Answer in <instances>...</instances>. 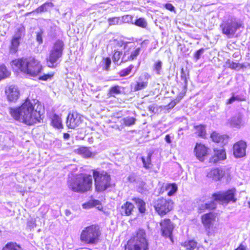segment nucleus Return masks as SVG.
Listing matches in <instances>:
<instances>
[{
    "label": "nucleus",
    "mask_w": 250,
    "mask_h": 250,
    "mask_svg": "<svg viewBox=\"0 0 250 250\" xmlns=\"http://www.w3.org/2000/svg\"><path fill=\"white\" fill-rule=\"evenodd\" d=\"M2 250H22L21 248L16 243H10L7 244Z\"/></svg>",
    "instance_id": "obj_34"
},
{
    "label": "nucleus",
    "mask_w": 250,
    "mask_h": 250,
    "mask_svg": "<svg viewBox=\"0 0 250 250\" xmlns=\"http://www.w3.org/2000/svg\"><path fill=\"white\" fill-rule=\"evenodd\" d=\"M63 49L64 43L62 41L58 40L55 42L46 59L48 67H54L56 66L57 61L62 56Z\"/></svg>",
    "instance_id": "obj_8"
},
{
    "label": "nucleus",
    "mask_w": 250,
    "mask_h": 250,
    "mask_svg": "<svg viewBox=\"0 0 250 250\" xmlns=\"http://www.w3.org/2000/svg\"><path fill=\"white\" fill-rule=\"evenodd\" d=\"M23 31L24 28L20 27L18 29L17 31L13 36L11 42V52L16 53L17 51Z\"/></svg>",
    "instance_id": "obj_15"
},
{
    "label": "nucleus",
    "mask_w": 250,
    "mask_h": 250,
    "mask_svg": "<svg viewBox=\"0 0 250 250\" xmlns=\"http://www.w3.org/2000/svg\"><path fill=\"white\" fill-rule=\"evenodd\" d=\"M151 156L152 153L149 152L146 157L142 156L141 157V161L143 164V167L146 169L151 167Z\"/></svg>",
    "instance_id": "obj_26"
},
{
    "label": "nucleus",
    "mask_w": 250,
    "mask_h": 250,
    "mask_svg": "<svg viewBox=\"0 0 250 250\" xmlns=\"http://www.w3.org/2000/svg\"><path fill=\"white\" fill-rule=\"evenodd\" d=\"M165 140L168 144H170L171 143V140L169 135L167 134L166 136Z\"/></svg>",
    "instance_id": "obj_58"
},
{
    "label": "nucleus",
    "mask_w": 250,
    "mask_h": 250,
    "mask_svg": "<svg viewBox=\"0 0 250 250\" xmlns=\"http://www.w3.org/2000/svg\"><path fill=\"white\" fill-rule=\"evenodd\" d=\"M167 9L172 11L174 10V7L170 3H167L165 5Z\"/></svg>",
    "instance_id": "obj_56"
},
{
    "label": "nucleus",
    "mask_w": 250,
    "mask_h": 250,
    "mask_svg": "<svg viewBox=\"0 0 250 250\" xmlns=\"http://www.w3.org/2000/svg\"><path fill=\"white\" fill-rule=\"evenodd\" d=\"M12 65L21 72L33 77L39 75L42 69L40 61L34 57L14 60Z\"/></svg>",
    "instance_id": "obj_2"
},
{
    "label": "nucleus",
    "mask_w": 250,
    "mask_h": 250,
    "mask_svg": "<svg viewBox=\"0 0 250 250\" xmlns=\"http://www.w3.org/2000/svg\"><path fill=\"white\" fill-rule=\"evenodd\" d=\"M178 187L175 183L163 184L162 186L160 193H163L165 191H167V195L168 196H173L177 191Z\"/></svg>",
    "instance_id": "obj_19"
},
{
    "label": "nucleus",
    "mask_w": 250,
    "mask_h": 250,
    "mask_svg": "<svg viewBox=\"0 0 250 250\" xmlns=\"http://www.w3.org/2000/svg\"><path fill=\"white\" fill-rule=\"evenodd\" d=\"M123 124L126 126H131L135 123L136 119L133 117H127L123 119Z\"/></svg>",
    "instance_id": "obj_36"
},
{
    "label": "nucleus",
    "mask_w": 250,
    "mask_h": 250,
    "mask_svg": "<svg viewBox=\"0 0 250 250\" xmlns=\"http://www.w3.org/2000/svg\"><path fill=\"white\" fill-rule=\"evenodd\" d=\"M83 208H85V209L90 208L93 207L92 203L91 202V201H90L87 203L83 204Z\"/></svg>",
    "instance_id": "obj_55"
},
{
    "label": "nucleus",
    "mask_w": 250,
    "mask_h": 250,
    "mask_svg": "<svg viewBox=\"0 0 250 250\" xmlns=\"http://www.w3.org/2000/svg\"><path fill=\"white\" fill-rule=\"evenodd\" d=\"M42 33H43V32L42 31H40V32H39L37 33L36 40H37V41L40 44H41L42 43Z\"/></svg>",
    "instance_id": "obj_48"
},
{
    "label": "nucleus",
    "mask_w": 250,
    "mask_h": 250,
    "mask_svg": "<svg viewBox=\"0 0 250 250\" xmlns=\"http://www.w3.org/2000/svg\"><path fill=\"white\" fill-rule=\"evenodd\" d=\"M173 204L171 200L160 198L154 202V208L159 215L164 216L173 209Z\"/></svg>",
    "instance_id": "obj_9"
},
{
    "label": "nucleus",
    "mask_w": 250,
    "mask_h": 250,
    "mask_svg": "<svg viewBox=\"0 0 250 250\" xmlns=\"http://www.w3.org/2000/svg\"><path fill=\"white\" fill-rule=\"evenodd\" d=\"M122 52H120L119 51H116L115 50L114 51V53L113 55V61L114 62V63L117 64H119V63H118V62L121 58V56H122ZM123 62V61H122L121 62Z\"/></svg>",
    "instance_id": "obj_40"
},
{
    "label": "nucleus",
    "mask_w": 250,
    "mask_h": 250,
    "mask_svg": "<svg viewBox=\"0 0 250 250\" xmlns=\"http://www.w3.org/2000/svg\"><path fill=\"white\" fill-rule=\"evenodd\" d=\"M235 189H229L225 192H219L214 193L212 196L215 201H221L228 203L230 201L235 202L236 199L235 198Z\"/></svg>",
    "instance_id": "obj_10"
},
{
    "label": "nucleus",
    "mask_w": 250,
    "mask_h": 250,
    "mask_svg": "<svg viewBox=\"0 0 250 250\" xmlns=\"http://www.w3.org/2000/svg\"><path fill=\"white\" fill-rule=\"evenodd\" d=\"M101 235L98 225H92L84 228L80 235L81 241L86 244L96 245L99 241Z\"/></svg>",
    "instance_id": "obj_4"
},
{
    "label": "nucleus",
    "mask_w": 250,
    "mask_h": 250,
    "mask_svg": "<svg viewBox=\"0 0 250 250\" xmlns=\"http://www.w3.org/2000/svg\"><path fill=\"white\" fill-rule=\"evenodd\" d=\"M141 185L144 189H146V188L145 187L146 186V184L144 182H142Z\"/></svg>",
    "instance_id": "obj_61"
},
{
    "label": "nucleus",
    "mask_w": 250,
    "mask_h": 250,
    "mask_svg": "<svg viewBox=\"0 0 250 250\" xmlns=\"http://www.w3.org/2000/svg\"><path fill=\"white\" fill-rule=\"evenodd\" d=\"M162 62L159 61L156 62L153 66V70L157 75H161L162 70Z\"/></svg>",
    "instance_id": "obj_38"
},
{
    "label": "nucleus",
    "mask_w": 250,
    "mask_h": 250,
    "mask_svg": "<svg viewBox=\"0 0 250 250\" xmlns=\"http://www.w3.org/2000/svg\"><path fill=\"white\" fill-rule=\"evenodd\" d=\"M208 148L201 143L196 144L194 148V153L196 158L200 161H204V157L208 154Z\"/></svg>",
    "instance_id": "obj_16"
},
{
    "label": "nucleus",
    "mask_w": 250,
    "mask_h": 250,
    "mask_svg": "<svg viewBox=\"0 0 250 250\" xmlns=\"http://www.w3.org/2000/svg\"><path fill=\"white\" fill-rule=\"evenodd\" d=\"M216 153L215 150H214V154L213 156H212L209 159L210 163H216L218 162L219 161H221L218 157L216 156Z\"/></svg>",
    "instance_id": "obj_47"
},
{
    "label": "nucleus",
    "mask_w": 250,
    "mask_h": 250,
    "mask_svg": "<svg viewBox=\"0 0 250 250\" xmlns=\"http://www.w3.org/2000/svg\"><path fill=\"white\" fill-rule=\"evenodd\" d=\"M133 17L131 15H125L121 18V21L123 23H129L131 22Z\"/></svg>",
    "instance_id": "obj_44"
},
{
    "label": "nucleus",
    "mask_w": 250,
    "mask_h": 250,
    "mask_svg": "<svg viewBox=\"0 0 250 250\" xmlns=\"http://www.w3.org/2000/svg\"><path fill=\"white\" fill-rule=\"evenodd\" d=\"M204 49L201 48L197 51L194 54V58L196 60L200 59L201 55L204 53Z\"/></svg>",
    "instance_id": "obj_50"
},
{
    "label": "nucleus",
    "mask_w": 250,
    "mask_h": 250,
    "mask_svg": "<svg viewBox=\"0 0 250 250\" xmlns=\"http://www.w3.org/2000/svg\"><path fill=\"white\" fill-rule=\"evenodd\" d=\"M54 6V4L52 2H46L37 8L33 12H36L38 13L45 12L49 11L51 8Z\"/></svg>",
    "instance_id": "obj_28"
},
{
    "label": "nucleus",
    "mask_w": 250,
    "mask_h": 250,
    "mask_svg": "<svg viewBox=\"0 0 250 250\" xmlns=\"http://www.w3.org/2000/svg\"><path fill=\"white\" fill-rule=\"evenodd\" d=\"M249 205H250V203H249Z\"/></svg>",
    "instance_id": "obj_62"
},
{
    "label": "nucleus",
    "mask_w": 250,
    "mask_h": 250,
    "mask_svg": "<svg viewBox=\"0 0 250 250\" xmlns=\"http://www.w3.org/2000/svg\"><path fill=\"white\" fill-rule=\"evenodd\" d=\"M235 250H247L246 247L241 244Z\"/></svg>",
    "instance_id": "obj_57"
},
{
    "label": "nucleus",
    "mask_w": 250,
    "mask_h": 250,
    "mask_svg": "<svg viewBox=\"0 0 250 250\" xmlns=\"http://www.w3.org/2000/svg\"><path fill=\"white\" fill-rule=\"evenodd\" d=\"M133 68V66L132 65H129L128 67L120 72V76L121 77H125L128 75L130 74Z\"/></svg>",
    "instance_id": "obj_42"
},
{
    "label": "nucleus",
    "mask_w": 250,
    "mask_h": 250,
    "mask_svg": "<svg viewBox=\"0 0 250 250\" xmlns=\"http://www.w3.org/2000/svg\"><path fill=\"white\" fill-rule=\"evenodd\" d=\"M212 140L216 143H220L222 144H225L227 142V137L225 135H222L219 133L213 132L211 135Z\"/></svg>",
    "instance_id": "obj_24"
},
{
    "label": "nucleus",
    "mask_w": 250,
    "mask_h": 250,
    "mask_svg": "<svg viewBox=\"0 0 250 250\" xmlns=\"http://www.w3.org/2000/svg\"><path fill=\"white\" fill-rule=\"evenodd\" d=\"M125 250H148L145 230L139 229L136 236L128 241Z\"/></svg>",
    "instance_id": "obj_5"
},
{
    "label": "nucleus",
    "mask_w": 250,
    "mask_h": 250,
    "mask_svg": "<svg viewBox=\"0 0 250 250\" xmlns=\"http://www.w3.org/2000/svg\"><path fill=\"white\" fill-rule=\"evenodd\" d=\"M241 26V24L239 21L232 16H229L228 18L225 19L220 25L222 33L229 38H232Z\"/></svg>",
    "instance_id": "obj_7"
},
{
    "label": "nucleus",
    "mask_w": 250,
    "mask_h": 250,
    "mask_svg": "<svg viewBox=\"0 0 250 250\" xmlns=\"http://www.w3.org/2000/svg\"><path fill=\"white\" fill-rule=\"evenodd\" d=\"M149 78H150V75L147 73H145L144 74H142L139 77V80L140 81L145 80H146V81L138 82L135 86V91L140 90H141V89H144L145 87H146V86L147 85V81L148 80V79Z\"/></svg>",
    "instance_id": "obj_22"
},
{
    "label": "nucleus",
    "mask_w": 250,
    "mask_h": 250,
    "mask_svg": "<svg viewBox=\"0 0 250 250\" xmlns=\"http://www.w3.org/2000/svg\"><path fill=\"white\" fill-rule=\"evenodd\" d=\"M185 93H180L179 96L173 101H172L169 104V108H173L180 100L183 98Z\"/></svg>",
    "instance_id": "obj_41"
},
{
    "label": "nucleus",
    "mask_w": 250,
    "mask_h": 250,
    "mask_svg": "<svg viewBox=\"0 0 250 250\" xmlns=\"http://www.w3.org/2000/svg\"><path fill=\"white\" fill-rule=\"evenodd\" d=\"M42 106L35 100H27L19 107L9 109L11 116L16 120L28 125L41 122Z\"/></svg>",
    "instance_id": "obj_1"
},
{
    "label": "nucleus",
    "mask_w": 250,
    "mask_h": 250,
    "mask_svg": "<svg viewBox=\"0 0 250 250\" xmlns=\"http://www.w3.org/2000/svg\"><path fill=\"white\" fill-rule=\"evenodd\" d=\"M160 226L162 235L166 237H169L172 240L171 236L174 226L170 220L165 219L162 220Z\"/></svg>",
    "instance_id": "obj_12"
},
{
    "label": "nucleus",
    "mask_w": 250,
    "mask_h": 250,
    "mask_svg": "<svg viewBox=\"0 0 250 250\" xmlns=\"http://www.w3.org/2000/svg\"><path fill=\"white\" fill-rule=\"evenodd\" d=\"M53 76V74H44L42 76L40 77L39 79L41 80L46 81L48 79L51 78Z\"/></svg>",
    "instance_id": "obj_53"
},
{
    "label": "nucleus",
    "mask_w": 250,
    "mask_h": 250,
    "mask_svg": "<svg viewBox=\"0 0 250 250\" xmlns=\"http://www.w3.org/2000/svg\"><path fill=\"white\" fill-rule=\"evenodd\" d=\"M232 62V61H231L230 60H228L227 62H226V66L228 67H230V65H231V63Z\"/></svg>",
    "instance_id": "obj_59"
},
{
    "label": "nucleus",
    "mask_w": 250,
    "mask_h": 250,
    "mask_svg": "<svg viewBox=\"0 0 250 250\" xmlns=\"http://www.w3.org/2000/svg\"><path fill=\"white\" fill-rule=\"evenodd\" d=\"M224 175V171L219 168H214L208 172L207 176L214 181L220 180Z\"/></svg>",
    "instance_id": "obj_21"
},
{
    "label": "nucleus",
    "mask_w": 250,
    "mask_h": 250,
    "mask_svg": "<svg viewBox=\"0 0 250 250\" xmlns=\"http://www.w3.org/2000/svg\"><path fill=\"white\" fill-rule=\"evenodd\" d=\"M122 87L119 85H115L110 88L108 95L110 97H115L116 95L121 93Z\"/></svg>",
    "instance_id": "obj_33"
},
{
    "label": "nucleus",
    "mask_w": 250,
    "mask_h": 250,
    "mask_svg": "<svg viewBox=\"0 0 250 250\" xmlns=\"http://www.w3.org/2000/svg\"><path fill=\"white\" fill-rule=\"evenodd\" d=\"M228 123L231 127L237 128H240L244 125V122L243 120V115L242 114H238L233 116L229 120Z\"/></svg>",
    "instance_id": "obj_20"
},
{
    "label": "nucleus",
    "mask_w": 250,
    "mask_h": 250,
    "mask_svg": "<svg viewBox=\"0 0 250 250\" xmlns=\"http://www.w3.org/2000/svg\"><path fill=\"white\" fill-rule=\"evenodd\" d=\"M132 200L135 203L137 206L138 207L139 211L141 213H144L146 211V203L145 202L140 199L135 198L132 199Z\"/></svg>",
    "instance_id": "obj_30"
},
{
    "label": "nucleus",
    "mask_w": 250,
    "mask_h": 250,
    "mask_svg": "<svg viewBox=\"0 0 250 250\" xmlns=\"http://www.w3.org/2000/svg\"><path fill=\"white\" fill-rule=\"evenodd\" d=\"M216 156L218 157L220 160H224L226 159V154L225 151L223 149L215 150Z\"/></svg>",
    "instance_id": "obj_43"
},
{
    "label": "nucleus",
    "mask_w": 250,
    "mask_h": 250,
    "mask_svg": "<svg viewBox=\"0 0 250 250\" xmlns=\"http://www.w3.org/2000/svg\"><path fill=\"white\" fill-rule=\"evenodd\" d=\"M91 202L92 203V206L93 207H96L98 206L97 208L99 209H100V202L97 200H91Z\"/></svg>",
    "instance_id": "obj_54"
},
{
    "label": "nucleus",
    "mask_w": 250,
    "mask_h": 250,
    "mask_svg": "<svg viewBox=\"0 0 250 250\" xmlns=\"http://www.w3.org/2000/svg\"><path fill=\"white\" fill-rule=\"evenodd\" d=\"M107 21L109 25L122 24V21H121V18L120 17L110 18L108 19Z\"/></svg>",
    "instance_id": "obj_37"
},
{
    "label": "nucleus",
    "mask_w": 250,
    "mask_h": 250,
    "mask_svg": "<svg viewBox=\"0 0 250 250\" xmlns=\"http://www.w3.org/2000/svg\"><path fill=\"white\" fill-rule=\"evenodd\" d=\"M52 125L55 128L60 129L62 127V121L61 118L55 114L52 119Z\"/></svg>",
    "instance_id": "obj_29"
},
{
    "label": "nucleus",
    "mask_w": 250,
    "mask_h": 250,
    "mask_svg": "<svg viewBox=\"0 0 250 250\" xmlns=\"http://www.w3.org/2000/svg\"><path fill=\"white\" fill-rule=\"evenodd\" d=\"M70 137V135L68 133H64L63 134V138L65 139H68Z\"/></svg>",
    "instance_id": "obj_60"
},
{
    "label": "nucleus",
    "mask_w": 250,
    "mask_h": 250,
    "mask_svg": "<svg viewBox=\"0 0 250 250\" xmlns=\"http://www.w3.org/2000/svg\"><path fill=\"white\" fill-rule=\"evenodd\" d=\"M124 48L125 54L123 59L127 56V59L128 60H133L139 55L141 51V48L140 47L136 48L134 43L132 42L125 43Z\"/></svg>",
    "instance_id": "obj_11"
},
{
    "label": "nucleus",
    "mask_w": 250,
    "mask_h": 250,
    "mask_svg": "<svg viewBox=\"0 0 250 250\" xmlns=\"http://www.w3.org/2000/svg\"><path fill=\"white\" fill-rule=\"evenodd\" d=\"M134 208V205L128 202H126L123 204L120 210L122 215L128 216L129 215Z\"/></svg>",
    "instance_id": "obj_23"
},
{
    "label": "nucleus",
    "mask_w": 250,
    "mask_h": 250,
    "mask_svg": "<svg viewBox=\"0 0 250 250\" xmlns=\"http://www.w3.org/2000/svg\"><path fill=\"white\" fill-rule=\"evenodd\" d=\"M231 65H230V68L233 69H239L240 68L242 67V66L241 64L239 63H236L233 62L231 63Z\"/></svg>",
    "instance_id": "obj_51"
},
{
    "label": "nucleus",
    "mask_w": 250,
    "mask_h": 250,
    "mask_svg": "<svg viewBox=\"0 0 250 250\" xmlns=\"http://www.w3.org/2000/svg\"><path fill=\"white\" fill-rule=\"evenodd\" d=\"M182 246L188 250H194L197 247V242L193 240H190L186 241L183 243Z\"/></svg>",
    "instance_id": "obj_31"
},
{
    "label": "nucleus",
    "mask_w": 250,
    "mask_h": 250,
    "mask_svg": "<svg viewBox=\"0 0 250 250\" xmlns=\"http://www.w3.org/2000/svg\"><path fill=\"white\" fill-rule=\"evenodd\" d=\"M75 151L84 158H89L91 157L92 155V152L89 150V148L86 147H80L76 149Z\"/></svg>",
    "instance_id": "obj_25"
},
{
    "label": "nucleus",
    "mask_w": 250,
    "mask_h": 250,
    "mask_svg": "<svg viewBox=\"0 0 250 250\" xmlns=\"http://www.w3.org/2000/svg\"><path fill=\"white\" fill-rule=\"evenodd\" d=\"M95 190L98 192H102L111 187V177L106 171L93 170Z\"/></svg>",
    "instance_id": "obj_6"
},
{
    "label": "nucleus",
    "mask_w": 250,
    "mask_h": 250,
    "mask_svg": "<svg viewBox=\"0 0 250 250\" xmlns=\"http://www.w3.org/2000/svg\"><path fill=\"white\" fill-rule=\"evenodd\" d=\"M194 131L195 133L199 137L205 138L206 134L205 126L203 125H195L194 126Z\"/></svg>",
    "instance_id": "obj_27"
},
{
    "label": "nucleus",
    "mask_w": 250,
    "mask_h": 250,
    "mask_svg": "<svg viewBox=\"0 0 250 250\" xmlns=\"http://www.w3.org/2000/svg\"><path fill=\"white\" fill-rule=\"evenodd\" d=\"M5 93L8 101L16 102L20 97V91L17 86L11 85L5 89Z\"/></svg>",
    "instance_id": "obj_17"
},
{
    "label": "nucleus",
    "mask_w": 250,
    "mask_h": 250,
    "mask_svg": "<svg viewBox=\"0 0 250 250\" xmlns=\"http://www.w3.org/2000/svg\"><path fill=\"white\" fill-rule=\"evenodd\" d=\"M135 24L142 28H146L147 26V22L144 18H140L136 20Z\"/></svg>",
    "instance_id": "obj_39"
},
{
    "label": "nucleus",
    "mask_w": 250,
    "mask_h": 250,
    "mask_svg": "<svg viewBox=\"0 0 250 250\" xmlns=\"http://www.w3.org/2000/svg\"><path fill=\"white\" fill-rule=\"evenodd\" d=\"M216 220V216L212 213L204 214L202 216V222L205 228L209 231Z\"/></svg>",
    "instance_id": "obj_18"
},
{
    "label": "nucleus",
    "mask_w": 250,
    "mask_h": 250,
    "mask_svg": "<svg viewBox=\"0 0 250 250\" xmlns=\"http://www.w3.org/2000/svg\"><path fill=\"white\" fill-rule=\"evenodd\" d=\"M247 144L243 141H240L234 144L233 147V155L236 158H240L246 155Z\"/></svg>",
    "instance_id": "obj_14"
},
{
    "label": "nucleus",
    "mask_w": 250,
    "mask_h": 250,
    "mask_svg": "<svg viewBox=\"0 0 250 250\" xmlns=\"http://www.w3.org/2000/svg\"><path fill=\"white\" fill-rule=\"evenodd\" d=\"M82 116L77 112L69 114L66 120L67 126L69 128H75L82 123Z\"/></svg>",
    "instance_id": "obj_13"
},
{
    "label": "nucleus",
    "mask_w": 250,
    "mask_h": 250,
    "mask_svg": "<svg viewBox=\"0 0 250 250\" xmlns=\"http://www.w3.org/2000/svg\"><path fill=\"white\" fill-rule=\"evenodd\" d=\"M92 178L90 175L81 174L68 181L69 188L75 192H84L90 189Z\"/></svg>",
    "instance_id": "obj_3"
},
{
    "label": "nucleus",
    "mask_w": 250,
    "mask_h": 250,
    "mask_svg": "<svg viewBox=\"0 0 250 250\" xmlns=\"http://www.w3.org/2000/svg\"><path fill=\"white\" fill-rule=\"evenodd\" d=\"M10 75V71L6 67L2 64L0 65V81L9 77Z\"/></svg>",
    "instance_id": "obj_32"
},
{
    "label": "nucleus",
    "mask_w": 250,
    "mask_h": 250,
    "mask_svg": "<svg viewBox=\"0 0 250 250\" xmlns=\"http://www.w3.org/2000/svg\"><path fill=\"white\" fill-rule=\"evenodd\" d=\"M27 226L31 228H34L36 226V220L34 219L31 218L28 220Z\"/></svg>",
    "instance_id": "obj_45"
},
{
    "label": "nucleus",
    "mask_w": 250,
    "mask_h": 250,
    "mask_svg": "<svg viewBox=\"0 0 250 250\" xmlns=\"http://www.w3.org/2000/svg\"><path fill=\"white\" fill-rule=\"evenodd\" d=\"M136 177V175L135 173H131L127 177V180L128 182L133 183L135 182Z\"/></svg>",
    "instance_id": "obj_49"
},
{
    "label": "nucleus",
    "mask_w": 250,
    "mask_h": 250,
    "mask_svg": "<svg viewBox=\"0 0 250 250\" xmlns=\"http://www.w3.org/2000/svg\"><path fill=\"white\" fill-rule=\"evenodd\" d=\"M216 207L215 203L214 201H211L209 203H205V204H202L199 209L201 210H204L205 209H214Z\"/></svg>",
    "instance_id": "obj_35"
},
{
    "label": "nucleus",
    "mask_w": 250,
    "mask_h": 250,
    "mask_svg": "<svg viewBox=\"0 0 250 250\" xmlns=\"http://www.w3.org/2000/svg\"><path fill=\"white\" fill-rule=\"evenodd\" d=\"M239 100L240 99L238 96H234L233 95L228 100L227 104H231L234 102Z\"/></svg>",
    "instance_id": "obj_46"
},
{
    "label": "nucleus",
    "mask_w": 250,
    "mask_h": 250,
    "mask_svg": "<svg viewBox=\"0 0 250 250\" xmlns=\"http://www.w3.org/2000/svg\"><path fill=\"white\" fill-rule=\"evenodd\" d=\"M104 62L105 65V69L107 70L108 69L109 67H110V65L111 64V60L109 58H106L105 59Z\"/></svg>",
    "instance_id": "obj_52"
}]
</instances>
